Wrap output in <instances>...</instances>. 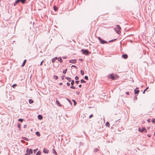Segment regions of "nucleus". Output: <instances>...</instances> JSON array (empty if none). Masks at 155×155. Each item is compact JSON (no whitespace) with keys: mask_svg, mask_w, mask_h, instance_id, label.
I'll return each instance as SVG.
<instances>
[{"mask_svg":"<svg viewBox=\"0 0 155 155\" xmlns=\"http://www.w3.org/2000/svg\"><path fill=\"white\" fill-rule=\"evenodd\" d=\"M81 51L84 54L87 55H88L89 54V52L87 50L82 49L81 50Z\"/></svg>","mask_w":155,"mask_h":155,"instance_id":"1","label":"nucleus"},{"mask_svg":"<svg viewBox=\"0 0 155 155\" xmlns=\"http://www.w3.org/2000/svg\"><path fill=\"white\" fill-rule=\"evenodd\" d=\"M98 39L99 40L100 42L102 44H106V43H107V41H104V40H103V39H102L100 37H99L98 38Z\"/></svg>","mask_w":155,"mask_h":155,"instance_id":"2","label":"nucleus"},{"mask_svg":"<svg viewBox=\"0 0 155 155\" xmlns=\"http://www.w3.org/2000/svg\"><path fill=\"white\" fill-rule=\"evenodd\" d=\"M28 154L30 155L31 153H33L32 150L31 149H29L28 148H27L26 151Z\"/></svg>","mask_w":155,"mask_h":155,"instance_id":"3","label":"nucleus"},{"mask_svg":"<svg viewBox=\"0 0 155 155\" xmlns=\"http://www.w3.org/2000/svg\"><path fill=\"white\" fill-rule=\"evenodd\" d=\"M138 130L140 132L144 131L145 133L147 131V130L144 127H142V128H140L138 129Z\"/></svg>","mask_w":155,"mask_h":155,"instance_id":"4","label":"nucleus"},{"mask_svg":"<svg viewBox=\"0 0 155 155\" xmlns=\"http://www.w3.org/2000/svg\"><path fill=\"white\" fill-rule=\"evenodd\" d=\"M116 26L117 29L118 30V31H117V33L118 34H119L120 32V31L121 29V28L120 26L118 25H117Z\"/></svg>","mask_w":155,"mask_h":155,"instance_id":"5","label":"nucleus"},{"mask_svg":"<svg viewBox=\"0 0 155 155\" xmlns=\"http://www.w3.org/2000/svg\"><path fill=\"white\" fill-rule=\"evenodd\" d=\"M69 62L71 63L74 64L76 63V61L75 59L71 60L69 61Z\"/></svg>","mask_w":155,"mask_h":155,"instance_id":"6","label":"nucleus"},{"mask_svg":"<svg viewBox=\"0 0 155 155\" xmlns=\"http://www.w3.org/2000/svg\"><path fill=\"white\" fill-rule=\"evenodd\" d=\"M43 152L45 153H48V150L47 149L44 148L43 149Z\"/></svg>","mask_w":155,"mask_h":155,"instance_id":"7","label":"nucleus"},{"mask_svg":"<svg viewBox=\"0 0 155 155\" xmlns=\"http://www.w3.org/2000/svg\"><path fill=\"white\" fill-rule=\"evenodd\" d=\"M122 57L126 59L127 58L128 56L126 54H124L122 55Z\"/></svg>","mask_w":155,"mask_h":155,"instance_id":"8","label":"nucleus"},{"mask_svg":"<svg viewBox=\"0 0 155 155\" xmlns=\"http://www.w3.org/2000/svg\"><path fill=\"white\" fill-rule=\"evenodd\" d=\"M109 78L110 79H113V80H114L115 79V77L112 74L110 75L109 76Z\"/></svg>","mask_w":155,"mask_h":155,"instance_id":"9","label":"nucleus"},{"mask_svg":"<svg viewBox=\"0 0 155 155\" xmlns=\"http://www.w3.org/2000/svg\"><path fill=\"white\" fill-rule=\"evenodd\" d=\"M138 88L137 87L136 89L134 90V93L135 94H138L139 92V91L138 90H136Z\"/></svg>","mask_w":155,"mask_h":155,"instance_id":"10","label":"nucleus"},{"mask_svg":"<svg viewBox=\"0 0 155 155\" xmlns=\"http://www.w3.org/2000/svg\"><path fill=\"white\" fill-rule=\"evenodd\" d=\"M26 60H25H25L23 62V63H22V64L21 65V66L22 67H23L24 66V65H25V63L26 62Z\"/></svg>","mask_w":155,"mask_h":155,"instance_id":"11","label":"nucleus"},{"mask_svg":"<svg viewBox=\"0 0 155 155\" xmlns=\"http://www.w3.org/2000/svg\"><path fill=\"white\" fill-rule=\"evenodd\" d=\"M38 118L39 120H41L42 119L43 117L42 115H39L38 116Z\"/></svg>","mask_w":155,"mask_h":155,"instance_id":"12","label":"nucleus"},{"mask_svg":"<svg viewBox=\"0 0 155 155\" xmlns=\"http://www.w3.org/2000/svg\"><path fill=\"white\" fill-rule=\"evenodd\" d=\"M56 103L59 106H61V105L60 104V102L58 100H56Z\"/></svg>","mask_w":155,"mask_h":155,"instance_id":"13","label":"nucleus"},{"mask_svg":"<svg viewBox=\"0 0 155 155\" xmlns=\"http://www.w3.org/2000/svg\"><path fill=\"white\" fill-rule=\"evenodd\" d=\"M58 60L60 61V63H62V60L61 59V57H59L58 58Z\"/></svg>","mask_w":155,"mask_h":155,"instance_id":"14","label":"nucleus"},{"mask_svg":"<svg viewBox=\"0 0 155 155\" xmlns=\"http://www.w3.org/2000/svg\"><path fill=\"white\" fill-rule=\"evenodd\" d=\"M57 59V57H55L54 58H53L52 60V63L54 62L55 60H56Z\"/></svg>","mask_w":155,"mask_h":155,"instance_id":"15","label":"nucleus"},{"mask_svg":"<svg viewBox=\"0 0 155 155\" xmlns=\"http://www.w3.org/2000/svg\"><path fill=\"white\" fill-rule=\"evenodd\" d=\"M65 78L67 79L68 80V81H69V82H70L71 81V79L70 78L66 77Z\"/></svg>","mask_w":155,"mask_h":155,"instance_id":"16","label":"nucleus"},{"mask_svg":"<svg viewBox=\"0 0 155 155\" xmlns=\"http://www.w3.org/2000/svg\"><path fill=\"white\" fill-rule=\"evenodd\" d=\"M35 134L37 135L38 137H40V133L38 132V131H37L35 133Z\"/></svg>","mask_w":155,"mask_h":155,"instance_id":"17","label":"nucleus"},{"mask_svg":"<svg viewBox=\"0 0 155 155\" xmlns=\"http://www.w3.org/2000/svg\"><path fill=\"white\" fill-rule=\"evenodd\" d=\"M29 102L30 104H31L33 103L34 102V101H33L32 100L30 99L29 100Z\"/></svg>","mask_w":155,"mask_h":155,"instance_id":"18","label":"nucleus"},{"mask_svg":"<svg viewBox=\"0 0 155 155\" xmlns=\"http://www.w3.org/2000/svg\"><path fill=\"white\" fill-rule=\"evenodd\" d=\"M22 139H23L27 141H28L29 140V139L26 137H22L21 138Z\"/></svg>","mask_w":155,"mask_h":155,"instance_id":"19","label":"nucleus"},{"mask_svg":"<svg viewBox=\"0 0 155 155\" xmlns=\"http://www.w3.org/2000/svg\"><path fill=\"white\" fill-rule=\"evenodd\" d=\"M106 126L107 127H109L110 123L109 122H107L106 123Z\"/></svg>","mask_w":155,"mask_h":155,"instance_id":"20","label":"nucleus"},{"mask_svg":"<svg viewBox=\"0 0 155 155\" xmlns=\"http://www.w3.org/2000/svg\"><path fill=\"white\" fill-rule=\"evenodd\" d=\"M20 2V0H17L15 2L14 5H16L18 2Z\"/></svg>","mask_w":155,"mask_h":155,"instance_id":"21","label":"nucleus"},{"mask_svg":"<svg viewBox=\"0 0 155 155\" xmlns=\"http://www.w3.org/2000/svg\"><path fill=\"white\" fill-rule=\"evenodd\" d=\"M53 78H54V79H55L57 80L58 79V77L56 75H54L53 77Z\"/></svg>","mask_w":155,"mask_h":155,"instance_id":"22","label":"nucleus"},{"mask_svg":"<svg viewBox=\"0 0 155 155\" xmlns=\"http://www.w3.org/2000/svg\"><path fill=\"white\" fill-rule=\"evenodd\" d=\"M26 0H20V2H21L22 3L24 4Z\"/></svg>","mask_w":155,"mask_h":155,"instance_id":"23","label":"nucleus"},{"mask_svg":"<svg viewBox=\"0 0 155 155\" xmlns=\"http://www.w3.org/2000/svg\"><path fill=\"white\" fill-rule=\"evenodd\" d=\"M21 126V125L20 123H18V127L19 128V130H20Z\"/></svg>","mask_w":155,"mask_h":155,"instance_id":"24","label":"nucleus"},{"mask_svg":"<svg viewBox=\"0 0 155 155\" xmlns=\"http://www.w3.org/2000/svg\"><path fill=\"white\" fill-rule=\"evenodd\" d=\"M53 152L54 154H56V155L57 154V153L54 149H53Z\"/></svg>","mask_w":155,"mask_h":155,"instance_id":"25","label":"nucleus"},{"mask_svg":"<svg viewBox=\"0 0 155 155\" xmlns=\"http://www.w3.org/2000/svg\"><path fill=\"white\" fill-rule=\"evenodd\" d=\"M74 81L73 80H72L71 81V85L72 86L74 85Z\"/></svg>","mask_w":155,"mask_h":155,"instance_id":"26","label":"nucleus"},{"mask_svg":"<svg viewBox=\"0 0 155 155\" xmlns=\"http://www.w3.org/2000/svg\"><path fill=\"white\" fill-rule=\"evenodd\" d=\"M99 149L97 148H95L94 149V152H97L98 150Z\"/></svg>","mask_w":155,"mask_h":155,"instance_id":"27","label":"nucleus"},{"mask_svg":"<svg viewBox=\"0 0 155 155\" xmlns=\"http://www.w3.org/2000/svg\"><path fill=\"white\" fill-rule=\"evenodd\" d=\"M117 40L116 39H113V40H110L108 42H112L114 41H115V40Z\"/></svg>","mask_w":155,"mask_h":155,"instance_id":"28","label":"nucleus"},{"mask_svg":"<svg viewBox=\"0 0 155 155\" xmlns=\"http://www.w3.org/2000/svg\"><path fill=\"white\" fill-rule=\"evenodd\" d=\"M67 71V69H66L65 70H64L63 71V73L64 74H65L66 72Z\"/></svg>","mask_w":155,"mask_h":155,"instance_id":"29","label":"nucleus"},{"mask_svg":"<svg viewBox=\"0 0 155 155\" xmlns=\"http://www.w3.org/2000/svg\"><path fill=\"white\" fill-rule=\"evenodd\" d=\"M41 152L40 151H38L36 153V155H40Z\"/></svg>","mask_w":155,"mask_h":155,"instance_id":"30","label":"nucleus"},{"mask_svg":"<svg viewBox=\"0 0 155 155\" xmlns=\"http://www.w3.org/2000/svg\"><path fill=\"white\" fill-rule=\"evenodd\" d=\"M54 9L55 11H56L57 9V8L56 7V6H54Z\"/></svg>","mask_w":155,"mask_h":155,"instance_id":"31","label":"nucleus"},{"mask_svg":"<svg viewBox=\"0 0 155 155\" xmlns=\"http://www.w3.org/2000/svg\"><path fill=\"white\" fill-rule=\"evenodd\" d=\"M81 83H85L86 82V81H85L83 79H82L81 80Z\"/></svg>","mask_w":155,"mask_h":155,"instance_id":"32","label":"nucleus"},{"mask_svg":"<svg viewBox=\"0 0 155 155\" xmlns=\"http://www.w3.org/2000/svg\"><path fill=\"white\" fill-rule=\"evenodd\" d=\"M67 100L68 101V102H69L70 104L71 105H72V103H71V101L68 98H67Z\"/></svg>","mask_w":155,"mask_h":155,"instance_id":"33","label":"nucleus"},{"mask_svg":"<svg viewBox=\"0 0 155 155\" xmlns=\"http://www.w3.org/2000/svg\"><path fill=\"white\" fill-rule=\"evenodd\" d=\"M18 120L19 121H20L22 122L23 121V119H22L20 118Z\"/></svg>","mask_w":155,"mask_h":155,"instance_id":"34","label":"nucleus"},{"mask_svg":"<svg viewBox=\"0 0 155 155\" xmlns=\"http://www.w3.org/2000/svg\"><path fill=\"white\" fill-rule=\"evenodd\" d=\"M81 74L82 75H84V71L83 70H81Z\"/></svg>","mask_w":155,"mask_h":155,"instance_id":"35","label":"nucleus"},{"mask_svg":"<svg viewBox=\"0 0 155 155\" xmlns=\"http://www.w3.org/2000/svg\"><path fill=\"white\" fill-rule=\"evenodd\" d=\"M151 122L153 123H155V119H153L151 120Z\"/></svg>","mask_w":155,"mask_h":155,"instance_id":"36","label":"nucleus"},{"mask_svg":"<svg viewBox=\"0 0 155 155\" xmlns=\"http://www.w3.org/2000/svg\"><path fill=\"white\" fill-rule=\"evenodd\" d=\"M84 79L86 80H88V77L87 76H85L84 77Z\"/></svg>","mask_w":155,"mask_h":155,"instance_id":"37","label":"nucleus"},{"mask_svg":"<svg viewBox=\"0 0 155 155\" xmlns=\"http://www.w3.org/2000/svg\"><path fill=\"white\" fill-rule=\"evenodd\" d=\"M74 102V105L75 106V105L76 104H77V103L74 100H72Z\"/></svg>","mask_w":155,"mask_h":155,"instance_id":"38","label":"nucleus"},{"mask_svg":"<svg viewBox=\"0 0 155 155\" xmlns=\"http://www.w3.org/2000/svg\"><path fill=\"white\" fill-rule=\"evenodd\" d=\"M70 88L73 89H75V87L74 86H72L70 87Z\"/></svg>","mask_w":155,"mask_h":155,"instance_id":"39","label":"nucleus"},{"mask_svg":"<svg viewBox=\"0 0 155 155\" xmlns=\"http://www.w3.org/2000/svg\"><path fill=\"white\" fill-rule=\"evenodd\" d=\"M75 79L76 80H78L79 79V77L78 76H76L75 77Z\"/></svg>","mask_w":155,"mask_h":155,"instance_id":"40","label":"nucleus"},{"mask_svg":"<svg viewBox=\"0 0 155 155\" xmlns=\"http://www.w3.org/2000/svg\"><path fill=\"white\" fill-rule=\"evenodd\" d=\"M16 86V84H13V85H12V87L13 88H14V87H15V86Z\"/></svg>","mask_w":155,"mask_h":155,"instance_id":"41","label":"nucleus"},{"mask_svg":"<svg viewBox=\"0 0 155 155\" xmlns=\"http://www.w3.org/2000/svg\"><path fill=\"white\" fill-rule=\"evenodd\" d=\"M93 117V114H91L89 116V118H91L92 117Z\"/></svg>","mask_w":155,"mask_h":155,"instance_id":"42","label":"nucleus"},{"mask_svg":"<svg viewBox=\"0 0 155 155\" xmlns=\"http://www.w3.org/2000/svg\"><path fill=\"white\" fill-rule=\"evenodd\" d=\"M64 77H65V76H64V75H63V76H62L61 77V78H62V80H63V79H64Z\"/></svg>","mask_w":155,"mask_h":155,"instance_id":"43","label":"nucleus"},{"mask_svg":"<svg viewBox=\"0 0 155 155\" xmlns=\"http://www.w3.org/2000/svg\"><path fill=\"white\" fill-rule=\"evenodd\" d=\"M79 82V81H75V83L76 84H78Z\"/></svg>","mask_w":155,"mask_h":155,"instance_id":"44","label":"nucleus"},{"mask_svg":"<svg viewBox=\"0 0 155 155\" xmlns=\"http://www.w3.org/2000/svg\"><path fill=\"white\" fill-rule=\"evenodd\" d=\"M67 85L68 86H69L70 85V84L68 82H67Z\"/></svg>","mask_w":155,"mask_h":155,"instance_id":"45","label":"nucleus"},{"mask_svg":"<svg viewBox=\"0 0 155 155\" xmlns=\"http://www.w3.org/2000/svg\"><path fill=\"white\" fill-rule=\"evenodd\" d=\"M147 121L149 122V123H150V119H147Z\"/></svg>","mask_w":155,"mask_h":155,"instance_id":"46","label":"nucleus"},{"mask_svg":"<svg viewBox=\"0 0 155 155\" xmlns=\"http://www.w3.org/2000/svg\"><path fill=\"white\" fill-rule=\"evenodd\" d=\"M21 142L22 143H25V141L22 140H21Z\"/></svg>","mask_w":155,"mask_h":155,"instance_id":"47","label":"nucleus"},{"mask_svg":"<svg viewBox=\"0 0 155 155\" xmlns=\"http://www.w3.org/2000/svg\"><path fill=\"white\" fill-rule=\"evenodd\" d=\"M43 61H42L41 62L40 64V65H41L42 64V63H43Z\"/></svg>","mask_w":155,"mask_h":155,"instance_id":"48","label":"nucleus"},{"mask_svg":"<svg viewBox=\"0 0 155 155\" xmlns=\"http://www.w3.org/2000/svg\"><path fill=\"white\" fill-rule=\"evenodd\" d=\"M148 88L149 87H147L144 90L145 91H146L148 89Z\"/></svg>","mask_w":155,"mask_h":155,"instance_id":"49","label":"nucleus"},{"mask_svg":"<svg viewBox=\"0 0 155 155\" xmlns=\"http://www.w3.org/2000/svg\"><path fill=\"white\" fill-rule=\"evenodd\" d=\"M62 58L63 59H65L67 58V57L66 56H63L62 57Z\"/></svg>","mask_w":155,"mask_h":155,"instance_id":"50","label":"nucleus"},{"mask_svg":"<svg viewBox=\"0 0 155 155\" xmlns=\"http://www.w3.org/2000/svg\"><path fill=\"white\" fill-rule=\"evenodd\" d=\"M27 127V125L26 124H25L24 125V127L25 128H26Z\"/></svg>","mask_w":155,"mask_h":155,"instance_id":"51","label":"nucleus"},{"mask_svg":"<svg viewBox=\"0 0 155 155\" xmlns=\"http://www.w3.org/2000/svg\"><path fill=\"white\" fill-rule=\"evenodd\" d=\"M71 67H74L76 68H77V67L75 65H72L71 66Z\"/></svg>","mask_w":155,"mask_h":155,"instance_id":"52","label":"nucleus"},{"mask_svg":"<svg viewBox=\"0 0 155 155\" xmlns=\"http://www.w3.org/2000/svg\"><path fill=\"white\" fill-rule=\"evenodd\" d=\"M79 60L81 61H83V60L82 59L80 58L79 59Z\"/></svg>","mask_w":155,"mask_h":155,"instance_id":"53","label":"nucleus"},{"mask_svg":"<svg viewBox=\"0 0 155 155\" xmlns=\"http://www.w3.org/2000/svg\"><path fill=\"white\" fill-rule=\"evenodd\" d=\"M126 94H127V95H129V92H127L126 93Z\"/></svg>","mask_w":155,"mask_h":155,"instance_id":"54","label":"nucleus"},{"mask_svg":"<svg viewBox=\"0 0 155 155\" xmlns=\"http://www.w3.org/2000/svg\"><path fill=\"white\" fill-rule=\"evenodd\" d=\"M147 136L148 137H150V135L149 134H148L147 135Z\"/></svg>","mask_w":155,"mask_h":155,"instance_id":"55","label":"nucleus"},{"mask_svg":"<svg viewBox=\"0 0 155 155\" xmlns=\"http://www.w3.org/2000/svg\"><path fill=\"white\" fill-rule=\"evenodd\" d=\"M81 86H82L81 84H80V85H79L78 86H79V87H81Z\"/></svg>","mask_w":155,"mask_h":155,"instance_id":"56","label":"nucleus"},{"mask_svg":"<svg viewBox=\"0 0 155 155\" xmlns=\"http://www.w3.org/2000/svg\"><path fill=\"white\" fill-rule=\"evenodd\" d=\"M62 83H59V85H62Z\"/></svg>","mask_w":155,"mask_h":155,"instance_id":"57","label":"nucleus"},{"mask_svg":"<svg viewBox=\"0 0 155 155\" xmlns=\"http://www.w3.org/2000/svg\"><path fill=\"white\" fill-rule=\"evenodd\" d=\"M37 150H38V149H37L36 150H34V152H36Z\"/></svg>","mask_w":155,"mask_h":155,"instance_id":"58","label":"nucleus"},{"mask_svg":"<svg viewBox=\"0 0 155 155\" xmlns=\"http://www.w3.org/2000/svg\"><path fill=\"white\" fill-rule=\"evenodd\" d=\"M76 93H77V94L78 95L79 94H80V92H77Z\"/></svg>","mask_w":155,"mask_h":155,"instance_id":"59","label":"nucleus"},{"mask_svg":"<svg viewBox=\"0 0 155 155\" xmlns=\"http://www.w3.org/2000/svg\"><path fill=\"white\" fill-rule=\"evenodd\" d=\"M145 92V90H144V91H143V94H144Z\"/></svg>","mask_w":155,"mask_h":155,"instance_id":"60","label":"nucleus"},{"mask_svg":"<svg viewBox=\"0 0 155 155\" xmlns=\"http://www.w3.org/2000/svg\"><path fill=\"white\" fill-rule=\"evenodd\" d=\"M25 155H28V154H27L26 153V154H25Z\"/></svg>","mask_w":155,"mask_h":155,"instance_id":"61","label":"nucleus"},{"mask_svg":"<svg viewBox=\"0 0 155 155\" xmlns=\"http://www.w3.org/2000/svg\"><path fill=\"white\" fill-rule=\"evenodd\" d=\"M154 135H155V132L154 133Z\"/></svg>","mask_w":155,"mask_h":155,"instance_id":"62","label":"nucleus"}]
</instances>
